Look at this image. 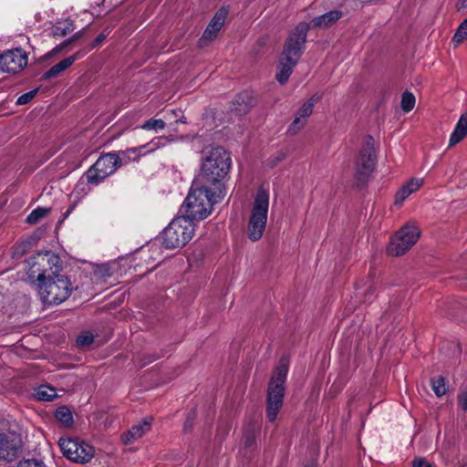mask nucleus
I'll return each mask as SVG.
<instances>
[{
  "label": "nucleus",
  "mask_w": 467,
  "mask_h": 467,
  "mask_svg": "<svg viewBox=\"0 0 467 467\" xmlns=\"http://www.w3.org/2000/svg\"><path fill=\"white\" fill-rule=\"evenodd\" d=\"M27 264L30 265L28 275H36L37 291L41 300L47 305H59L72 292L69 279L60 275V258L48 251L32 256Z\"/></svg>",
  "instance_id": "1"
},
{
  "label": "nucleus",
  "mask_w": 467,
  "mask_h": 467,
  "mask_svg": "<svg viewBox=\"0 0 467 467\" xmlns=\"http://www.w3.org/2000/svg\"><path fill=\"white\" fill-rule=\"evenodd\" d=\"M200 172L194 182L213 190L225 189L223 180L230 171V153L220 146H206L202 150Z\"/></svg>",
  "instance_id": "2"
},
{
  "label": "nucleus",
  "mask_w": 467,
  "mask_h": 467,
  "mask_svg": "<svg viewBox=\"0 0 467 467\" xmlns=\"http://www.w3.org/2000/svg\"><path fill=\"white\" fill-rule=\"evenodd\" d=\"M225 195L226 189L213 190L202 187V184L193 181L180 213L192 223L203 220L212 213L213 205L221 202Z\"/></svg>",
  "instance_id": "3"
},
{
  "label": "nucleus",
  "mask_w": 467,
  "mask_h": 467,
  "mask_svg": "<svg viewBox=\"0 0 467 467\" xmlns=\"http://www.w3.org/2000/svg\"><path fill=\"white\" fill-rule=\"evenodd\" d=\"M308 29V24L299 23L285 41L276 73V79L280 84H285L288 80L294 67L299 60L305 48Z\"/></svg>",
  "instance_id": "4"
},
{
  "label": "nucleus",
  "mask_w": 467,
  "mask_h": 467,
  "mask_svg": "<svg viewBox=\"0 0 467 467\" xmlns=\"http://www.w3.org/2000/svg\"><path fill=\"white\" fill-rule=\"evenodd\" d=\"M269 209V192L260 187L251 206L247 223V236L252 242L260 240L265 233Z\"/></svg>",
  "instance_id": "5"
},
{
  "label": "nucleus",
  "mask_w": 467,
  "mask_h": 467,
  "mask_svg": "<svg viewBox=\"0 0 467 467\" xmlns=\"http://www.w3.org/2000/svg\"><path fill=\"white\" fill-rule=\"evenodd\" d=\"M287 366L281 363L274 371L267 389L266 417L274 422L283 406Z\"/></svg>",
  "instance_id": "6"
},
{
  "label": "nucleus",
  "mask_w": 467,
  "mask_h": 467,
  "mask_svg": "<svg viewBox=\"0 0 467 467\" xmlns=\"http://www.w3.org/2000/svg\"><path fill=\"white\" fill-rule=\"evenodd\" d=\"M194 231V223L182 214L162 231L161 244L167 249L182 247L192 238Z\"/></svg>",
  "instance_id": "7"
},
{
  "label": "nucleus",
  "mask_w": 467,
  "mask_h": 467,
  "mask_svg": "<svg viewBox=\"0 0 467 467\" xmlns=\"http://www.w3.org/2000/svg\"><path fill=\"white\" fill-rule=\"evenodd\" d=\"M120 165L121 160L118 154L113 152L105 153L86 171L87 182L89 184L98 185L113 174Z\"/></svg>",
  "instance_id": "8"
},
{
  "label": "nucleus",
  "mask_w": 467,
  "mask_h": 467,
  "mask_svg": "<svg viewBox=\"0 0 467 467\" xmlns=\"http://www.w3.org/2000/svg\"><path fill=\"white\" fill-rule=\"evenodd\" d=\"M376 161L375 140L372 136L368 135L364 139V145L356 160V179L359 182L366 181L374 170Z\"/></svg>",
  "instance_id": "9"
},
{
  "label": "nucleus",
  "mask_w": 467,
  "mask_h": 467,
  "mask_svg": "<svg viewBox=\"0 0 467 467\" xmlns=\"http://www.w3.org/2000/svg\"><path fill=\"white\" fill-rule=\"evenodd\" d=\"M420 232L414 223H407L392 237L388 252L399 256L407 253L418 241Z\"/></svg>",
  "instance_id": "10"
},
{
  "label": "nucleus",
  "mask_w": 467,
  "mask_h": 467,
  "mask_svg": "<svg viewBox=\"0 0 467 467\" xmlns=\"http://www.w3.org/2000/svg\"><path fill=\"white\" fill-rule=\"evenodd\" d=\"M58 444L64 456L72 462L85 463L94 457V448L81 440L60 438Z\"/></svg>",
  "instance_id": "11"
},
{
  "label": "nucleus",
  "mask_w": 467,
  "mask_h": 467,
  "mask_svg": "<svg viewBox=\"0 0 467 467\" xmlns=\"http://www.w3.org/2000/svg\"><path fill=\"white\" fill-rule=\"evenodd\" d=\"M27 65V55L21 48L7 50L0 55V69L4 72L17 73Z\"/></svg>",
  "instance_id": "12"
},
{
  "label": "nucleus",
  "mask_w": 467,
  "mask_h": 467,
  "mask_svg": "<svg viewBox=\"0 0 467 467\" xmlns=\"http://www.w3.org/2000/svg\"><path fill=\"white\" fill-rule=\"evenodd\" d=\"M22 441L20 435L9 431L0 433V459L11 462L15 460L21 449Z\"/></svg>",
  "instance_id": "13"
},
{
  "label": "nucleus",
  "mask_w": 467,
  "mask_h": 467,
  "mask_svg": "<svg viewBox=\"0 0 467 467\" xmlns=\"http://www.w3.org/2000/svg\"><path fill=\"white\" fill-rule=\"evenodd\" d=\"M228 12L227 7H222L215 13L199 40L200 47H204L216 38L219 31L224 25Z\"/></svg>",
  "instance_id": "14"
},
{
  "label": "nucleus",
  "mask_w": 467,
  "mask_h": 467,
  "mask_svg": "<svg viewBox=\"0 0 467 467\" xmlns=\"http://www.w3.org/2000/svg\"><path fill=\"white\" fill-rule=\"evenodd\" d=\"M315 103L316 100L313 98H311L308 101H306L301 106V108L298 109L296 115L295 119L288 127V133L295 135L305 127L307 119L313 112Z\"/></svg>",
  "instance_id": "15"
},
{
  "label": "nucleus",
  "mask_w": 467,
  "mask_h": 467,
  "mask_svg": "<svg viewBox=\"0 0 467 467\" xmlns=\"http://www.w3.org/2000/svg\"><path fill=\"white\" fill-rule=\"evenodd\" d=\"M85 52L83 51H78L74 55L69 56L57 64L54 65L51 68H49L47 71H46L43 76V80H47L50 78H57L59 76L62 72H64L67 68H68L70 66L74 64L75 61L82 58L85 56Z\"/></svg>",
  "instance_id": "16"
},
{
  "label": "nucleus",
  "mask_w": 467,
  "mask_h": 467,
  "mask_svg": "<svg viewBox=\"0 0 467 467\" xmlns=\"http://www.w3.org/2000/svg\"><path fill=\"white\" fill-rule=\"evenodd\" d=\"M172 140L173 139L166 136L155 137L150 141L143 145L134 147L135 153H137L139 159H140L142 156H145L147 154L154 152L159 149L166 147Z\"/></svg>",
  "instance_id": "17"
},
{
  "label": "nucleus",
  "mask_w": 467,
  "mask_h": 467,
  "mask_svg": "<svg viewBox=\"0 0 467 467\" xmlns=\"http://www.w3.org/2000/svg\"><path fill=\"white\" fill-rule=\"evenodd\" d=\"M150 430V420H144L142 422L133 425L127 432L121 435V440L125 444L132 443L134 441L141 438Z\"/></svg>",
  "instance_id": "18"
},
{
  "label": "nucleus",
  "mask_w": 467,
  "mask_h": 467,
  "mask_svg": "<svg viewBox=\"0 0 467 467\" xmlns=\"http://www.w3.org/2000/svg\"><path fill=\"white\" fill-rule=\"evenodd\" d=\"M423 184V180L413 178L400 187L395 196V204L401 205L402 202L413 192H417Z\"/></svg>",
  "instance_id": "19"
},
{
  "label": "nucleus",
  "mask_w": 467,
  "mask_h": 467,
  "mask_svg": "<svg viewBox=\"0 0 467 467\" xmlns=\"http://www.w3.org/2000/svg\"><path fill=\"white\" fill-rule=\"evenodd\" d=\"M342 16V11L337 9L331 10L313 18L311 20V25L313 27L327 28L338 21Z\"/></svg>",
  "instance_id": "20"
},
{
  "label": "nucleus",
  "mask_w": 467,
  "mask_h": 467,
  "mask_svg": "<svg viewBox=\"0 0 467 467\" xmlns=\"http://www.w3.org/2000/svg\"><path fill=\"white\" fill-rule=\"evenodd\" d=\"M254 103V99L252 94L248 91H244L235 97L232 110L240 115L245 114L253 107Z\"/></svg>",
  "instance_id": "21"
},
{
  "label": "nucleus",
  "mask_w": 467,
  "mask_h": 467,
  "mask_svg": "<svg viewBox=\"0 0 467 467\" xmlns=\"http://www.w3.org/2000/svg\"><path fill=\"white\" fill-rule=\"evenodd\" d=\"M467 135V114L458 119L449 140V147L458 144Z\"/></svg>",
  "instance_id": "22"
},
{
  "label": "nucleus",
  "mask_w": 467,
  "mask_h": 467,
  "mask_svg": "<svg viewBox=\"0 0 467 467\" xmlns=\"http://www.w3.org/2000/svg\"><path fill=\"white\" fill-rule=\"evenodd\" d=\"M34 395L37 400L41 401H50L57 396L56 389L47 385L39 386L36 389Z\"/></svg>",
  "instance_id": "23"
},
{
  "label": "nucleus",
  "mask_w": 467,
  "mask_h": 467,
  "mask_svg": "<svg viewBox=\"0 0 467 467\" xmlns=\"http://www.w3.org/2000/svg\"><path fill=\"white\" fill-rule=\"evenodd\" d=\"M74 30V24L71 20L66 19L57 22L52 28V33L55 36H66L67 34Z\"/></svg>",
  "instance_id": "24"
},
{
  "label": "nucleus",
  "mask_w": 467,
  "mask_h": 467,
  "mask_svg": "<svg viewBox=\"0 0 467 467\" xmlns=\"http://www.w3.org/2000/svg\"><path fill=\"white\" fill-rule=\"evenodd\" d=\"M56 419L64 426L69 427L73 423V417L67 407H58L55 412Z\"/></svg>",
  "instance_id": "25"
},
{
  "label": "nucleus",
  "mask_w": 467,
  "mask_h": 467,
  "mask_svg": "<svg viewBox=\"0 0 467 467\" xmlns=\"http://www.w3.org/2000/svg\"><path fill=\"white\" fill-rule=\"evenodd\" d=\"M165 121L161 119L151 118L143 122L139 128L144 130H152L156 133L160 132L165 128Z\"/></svg>",
  "instance_id": "26"
},
{
  "label": "nucleus",
  "mask_w": 467,
  "mask_h": 467,
  "mask_svg": "<svg viewBox=\"0 0 467 467\" xmlns=\"http://www.w3.org/2000/svg\"><path fill=\"white\" fill-rule=\"evenodd\" d=\"M415 97L410 91H405L401 96L400 106L404 112H410L415 106Z\"/></svg>",
  "instance_id": "27"
},
{
  "label": "nucleus",
  "mask_w": 467,
  "mask_h": 467,
  "mask_svg": "<svg viewBox=\"0 0 467 467\" xmlns=\"http://www.w3.org/2000/svg\"><path fill=\"white\" fill-rule=\"evenodd\" d=\"M431 387H432L434 393L438 397L443 396L447 392V389H448L444 378H442L441 376L437 377V378H433L431 379Z\"/></svg>",
  "instance_id": "28"
},
{
  "label": "nucleus",
  "mask_w": 467,
  "mask_h": 467,
  "mask_svg": "<svg viewBox=\"0 0 467 467\" xmlns=\"http://www.w3.org/2000/svg\"><path fill=\"white\" fill-rule=\"evenodd\" d=\"M49 213V209L37 207L33 210L26 217V223H36L41 218L47 216Z\"/></svg>",
  "instance_id": "29"
},
{
  "label": "nucleus",
  "mask_w": 467,
  "mask_h": 467,
  "mask_svg": "<svg viewBox=\"0 0 467 467\" xmlns=\"http://www.w3.org/2000/svg\"><path fill=\"white\" fill-rule=\"evenodd\" d=\"M467 38V18L464 19L458 26L453 37L452 42L455 45L461 44L464 39Z\"/></svg>",
  "instance_id": "30"
},
{
  "label": "nucleus",
  "mask_w": 467,
  "mask_h": 467,
  "mask_svg": "<svg viewBox=\"0 0 467 467\" xmlns=\"http://www.w3.org/2000/svg\"><path fill=\"white\" fill-rule=\"evenodd\" d=\"M119 157L121 160V163L138 161L140 160L137 153H135L134 147L119 151Z\"/></svg>",
  "instance_id": "31"
},
{
  "label": "nucleus",
  "mask_w": 467,
  "mask_h": 467,
  "mask_svg": "<svg viewBox=\"0 0 467 467\" xmlns=\"http://www.w3.org/2000/svg\"><path fill=\"white\" fill-rule=\"evenodd\" d=\"M94 341V337L89 332H83L77 337V343L78 346H88Z\"/></svg>",
  "instance_id": "32"
},
{
  "label": "nucleus",
  "mask_w": 467,
  "mask_h": 467,
  "mask_svg": "<svg viewBox=\"0 0 467 467\" xmlns=\"http://www.w3.org/2000/svg\"><path fill=\"white\" fill-rule=\"evenodd\" d=\"M16 467H47V465L41 461L27 459L20 461Z\"/></svg>",
  "instance_id": "33"
},
{
  "label": "nucleus",
  "mask_w": 467,
  "mask_h": 467,
  "mask_svg": "<svg viewBox=\"0 0 467 467\" xmlns=\"http://www.w3.org/2000/svg\"><path fill=\"white\" fill-rule=\"evenodd\" d=\"M36 94V90H32V91H29V92H26L23 95H21L17 100H16V104L18 105H25L26 103H28Z\"/></svg>",
  "instance_id": "34"
},
{
  "label": "nucleus",
  "mask_w": 467,
  "mask_h": 467,
  "mask_svg": "<svg viewBox=\"0 0 467 467\" xmlns=\"http://www.w3.org/2000/svg\"><path fill=\"white\" fill-rule=\"evenodd\" d=\"M167 119H171V116L176 118L175 122H185V118L182 115V111L180 109H171L167 113Z\"/></svg>",
  "instance_id": "35"
},
{
  "label": "nucleus",
  "mask_w": 467,
  "mask_h": 467,
  "mask_svg": "<svg viewBox=\"0 0 467 467\" xmlns=\"http://www.w3.org/2000/svg\"><path fill=\"white\" fill-rule=\"evenodd\" d=\"M458 400L461 408L467 411V387L460 393Z\"/></svg>",
  "instance_id": "36"
},
{
  "label": "nucleus",
  "mask_w": 467,
  "mask_h": 467,
  "mask_svg": "<svg viewBox=\"0 0 467 467\" xmlns=\"http://www.w3.org/2000/svg\"><path fill=\"white\" fill-rule=\"evenodd\" d=\"M412 467H431V464L423 458H417L413 461Z\"/></svg>",
  "instance_id": "37"
},
{
  "label": "nucleus",
  "mask_w": 467,
  "mask_h": 467,
  "mask_svg": "<svg viewBox=\"0 0 467 467\" xmlns=\"http://www.w3.org/2000/svg\"><path fill=\"white\" fill-rule=\"evenodd\" d=\"M106 38V35L104 34H99L97 38L94 40L93 44H92V48L99 46L100 43H102V41Z\"/></svg>",
  "instance_id": "38"
},
{
  "label": "nucleus",
  "mask_w": 467,
  "mask_h": 467,
  "mask_svg": "<svg viewBox=\"0 0 467 467\" xmlns=\"http://www.w3.org/2000/svg\"><path fill=\"white\" fill-rule=\"evenodd\" d=\"M285 157V154L284 152H279L275 157L274 161L272 162V166L275 165L279 161H283Z\"/></svg>",
  "instance_id": "39"
},
{
  "label": "nucleus",
  "mask_w": 467,
  "mask_h": 467,
  "mask_svg": "<svg viewBox=\"0 0 467 467\" xmlns=\"http://www.w3.org/2000/svg\"><path fill=\"white\" fill-rule=\"evenodd\" d=\"M108 269L105 267V266H102L99 269L98 272L95 273V275H98L99 273H101L102 275H104V272H106Z\"/></svg>",
  "instance_id": "40"
},
{
  "label": "nucleus",
  "mask_w": 467,
  "mask_h": 467,
  "mask_svg": "<svg viewBox=\"0 0 467 467\" xmlns=\"http://www.w3.org/2000/svg\"><path fill=\"white\" fill-rule=\"evenodd\" d=\"M446 464H447L449 467H461V466H456V464H455L453 462H451V463L446 462Z\"/></svg>",
  "instance_id": "41"
}]
</instances>
